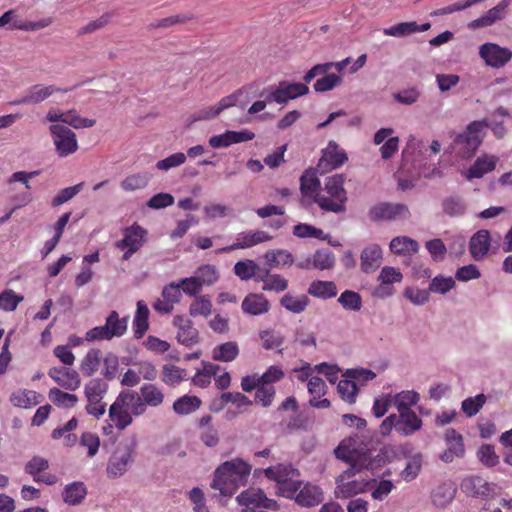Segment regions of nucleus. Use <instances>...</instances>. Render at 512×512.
<instances>
[{
	"label": "nucleus",
	"instance_id": "1",
	"mask_svg": "<svg viewBox=\"0 0 512 512\" xmlns=\"http://www.w3.org/2000/svg\"><path fill=\"white\" fill-rule=\"evenodd\" d=\"M251 468L241 458L225 461L215 470L211 487L219 490L223 496H232L241 486L246 485Z\"/></svg>",
	"mask_w": 512,
	"mask_h": 512
},
{
	"label": "nucleus",
	"instance_id": "2",
	"mask_svg": "<svg viewBox=\"0 0 512 512\" xmlns=\"http://www.w3.org/2000/svg\"><path fill=\"white\" fill-rule=\"evenodd\" d=\"M144 414L142 399L136 391L124 390L119 393L109 408V417L118 430H124L133 422V416Z\"/></svg>",
	"mask_w": 512,
	"mask_h": 512
},
{
	"label": "nucleus",
	"instance_id": "3",
	"mask_svg": "<svg viewBox=\"0 0 512 512\" xmlns=\"http://www.w3.org/2000/svg\"><path fill=\"white\" fill-rule=\"evenodd\" d=\"M344 182L345 177L343 174H336L328 177L324 187V191L327 193V195L316 193L314 202L326 212H345L347 192L344 189Z\"/></svg>",
	"mask_w": 512,
	"mask_h": 512
},
{
	"label": "nucleus",
	"instance_id": "4",
	"mask_svg": "<svg viewBox=\"0 0 512 512\" xmlns=\"http://www.w3.org/2000/svg\"><path fill=\"white\" fill-rule=\"evenodd\" d=\"M136 446L137 441L133 439L131 442L117 447L107 463L106 473L108 478H118L127 472L129 465L134 460Z\"/></svg>",
	"mask_w": 512,
	"mask_h": 512
},
{
	"label": "nucleus",
	"instance_id": "5",
	"mask_svg": "<svg viewBox=\"0 0 512 512\" xmlns=\"http://www.w3.org/2000/svg\"><path fill=\"white\" fill-rule=\"evenodd\" d=\"M484 125L485 123L482 121H473L463 133L455 138L454 143L460 146V152L463 157L470 158L475 154L482 143Z\"/></svg>",
	"mask_w": 512,
	"mask_h": 512
},
{
	"label": "nucleus",
	"instance_id": "6",
	"mask_svg": "<svg viewBox=\"0 0 512 512\" xmlns=\"http://www.w3.org/2000/svg\"><path fill=\"white\" fill-rule=\"evenodd\" d=\"M57 154L66 157L78 150L76 134L66 125L53 124L49 128Z\"/></svg>",
	"mask_w": 512,
	"mask_h": 512
},
{
	"label": "nucleus",
	"instance_id": "7",
	"mask_svg": "<svg viewBox=\"0 0 512 512\" xmlns=\"http://www.w3.org/2000/svg\"><path fill=\"white\" fill-rule=\"evenodd\" d=\"M78 85H76L77 87ZM75 88H59L55 85L36 84L28 88L25 95L13 102L14 105L39 104L52 96L54 93H66Z\"/></svg>",
	"mask_w": 512,
	"mask_h": 512
},
{
	"label": "nucleus",
	"instance_id": "8",
	"mask_svg": "<svg viewBox=\"0 0 512 512\" xmlns=\"http://www.w3.org/2000/svg\"><path fill=\"white\" fill-rule=\"evenodd\" d=\"M409 216L408 207L400 203H380L369 210V218L372 221L406 219Z\"/></svg>",
	"mask_w": 512,
	"mask_h": 512
},
{
	"label": "nucleus",
	"instance_id": "9",
	"mask_svg": "<svg viewBox=\"0 0 512 512\" xmlns=\"http://www.w3.org/2000/svg\"><path fill=\"white\" fill-rule=\"evenodd\" d=\"M479 55L488 66L501 68L512 59V50L496 43H485L480 46Z\"/></svg>",
	"mask_w": 512,
	"mask_h": 512
},
{
	"label": "nucleus",
	"instance_id": "10",
	"mask_svg": "<svg viewBox=\"0 0 512 512\" xmlns=\"http://www.w3.org/2000/svg\"><path fill=\"white\" fill-rule=\"evenodd\" d=\"M364 466V463L357 466L353 464L351 468L344 471L336 480L337 486L335 490L336 497L338 498H350L358 493L364 491L365 485L362 482L352 480L346 481L350 477L355 475V470H360Z\"/></svg>",
	"mask_w": 512,
	"mask_h": 512
},
{
	"label": "nucleus",
	"instance_id": "11",
	"mask_svg": "<svg viewBox=\"0 0 512 512\" xmlns=\"http://www.w3.org/2000/svg\"><path fill=\"white\" fill-rule=\"evenodd\" d=\"M348 160L347 154L340 149L335 141H330L323 150V154L318 162V170L321 174L327 173L333 169L342 166Z\"/></svg>",
	"mask_w": 512,
	"mask_h": 512
},
{
	"label": "nucleus",
	"instance_id": "12",
	"mask_svg": "<svg viewBox=\"0 0 512 512\" xmlns=\"http://www.w3.org/2000/svg\"><path fill=\"white\" fill-rule=\"evenodd\" d=\"M236 500L241 506H252L254 508H264L273 511H277L280 508L277 501L268 498L263 490L256 488L243 491L237 496Z\"/></svg>",
	"mask_w": 512,
	"mask_h": 512
},
{
	"label": "nucleus",
	"instance_id": "13",
	"mask_svg": "<svg viewBox=\"0 0 512 512\" xmlns=\"http://www.w3.org/2000/svg\"><path fill=\"white\" fill-rule=\"evenodd\" d=\"M272 239L273 237L263 230L241 232L237 235L236 241L233 244L216 250V253L219 254L231 252L236 249H246Z\"/></svg>",
	"mask_w": 512,
	"mask_h": 512
},
{
	"label": "nucleus",
	"instance_id": "14",
	"mask_svg": "<svg viewBox=\"0 0 512 512\" xmlns=\"http://www.w3.org/2000/svg\"><path fill=\"white\" fill-rule=\"evenodd\" d=\"M460 488L467 496L472 497L486 498L494 493V485L480 476L465 477L460 484Z\"/></svg>",
	"mask_w": 512,
	"mask_h": 512
},
{
	"label": "nucleus",
	"instance_id": "15",
	"mask_svg": "<svg viewBox=\"0 0 512 512\" xmlns=\"http://www.w3.org/2000/svg\"><path fill=\"white\" fill-rule=\"evenodd\" d=\"M173 324L178 327L177 340L187 346L191 347L199 341V332L193 327L190 319L182 315H176L173 319Z\"/></svg>",
	"mask_w": 512,
	"mask_h": 512
},
{
	"label": "nucleus",
	"instance_id": "16",
	"mask_svg": "<svg viewBox=\"0 0 512 512\" xmlns=\"http://www.w3.org/2000/svg\"><path fill=\"white\" fill-rule=\"evenodd\" d=\"M422 425V419L414 411L396 414V432L401 436H412L422 428Z\"/></svg>",
	"mask_w": 512,
	"mask_h": 512
},
{
	"label": "nucleus",
	"instance_id": "17",
	"mask_svg": "<svg viewBox=\"0 0 512 512\" xmlns=\"http://www.w3.org/2000/svg\"><path fill=\"white\" fill-rule=\"evenodd\" d=\"M48 375L67 390H76L80 386V377L75 370L65 367H53L49 370Z\"/></svg>",
	"mask_w": 512,
	"mask_h": 512
},
{
	"label": "nucleus",
	"instance_id": "18",
	"mask_svg": "<svg viewBox=\"0 0 512 512\" xmlns=\"http://www.w3.org/2000/svg\"><path fill=\"white\" fill-rule=\"evenodd\" d=\"M241 308L245 314L258 316L270 310V303L263 294L250 293L243 299Z\"/></svg>",
	"mask_w": 512,
	"mask_h": 512
},
{
	"label": "nucleus",
	"instance_id": "19",
	"mask_svg": "<svg viewBox=\"0 0 512 512\" xmlns=\"http://www.w3.org/2000/svg\"><path fill=\"white\" fill-rule=\"evenodd\" d=\"M242 95V90L223 97L216 107H205L195 114V120H209L219 115L223 110L235 106L239 97Z\"/></svg>",
	"mask_w": 512,
	"mask_h": 512
},
{
	"label": "nucleus",
	"instance_id": "20",
	"mask_svg": "<svg viewBox=\"0 0 512 512\" xmlns=\"http://www.w3.org/2000/svg\"><path fill=\"white\" fill-rule=\"evenodd\" d=\"M382 249L377 244H371L363 249L361 252V270L364 273L375 272L382 262Z\"/></svg>",
	"mask_w": 512,
	"mask_h": 512
},
{
	"label": "nucleus",
	"instance_id": "21",
	"mask_svg": "<svg viewBox=\"0 0 512 512\" xmlns=\"http://www.w3.org/2000/svg\"><path fill=\"white\" fill-rule=\"evenodd\" d=\"M146 231L137 225H133L124 230V238L115 243L119 249L131 248V251H138L144 243Z\"/></svg>",
	"mask_w": 512,
	"mask_h": 512
},
{
	"label": "nucleus",
	"instance_id": "22",
	"mask_svg": "<svg viewBox=\"0 0 512 512\" xmlns=\"http://www.w3.org/2000/svg\"><path fill=\"white\" fill-rule=\"evenodd\" d=\"M323 499L322 490L310 483H304L295 496V502L303 507L318 505Z\"/></svg>",
	"mask_w": 512,
	"mask_h": 512
},
{
	"label": "nucleus",
	"instance_id": "23",
	"mask_svg": "<svg viewBox=\"0 0 512 512\" xmlns=\"http://www.w3.org/2000/svg\"><path fill=\"white\" fill-rule=\"evenodd\" d=\"M470 253L478 261L483 259L490 248V234L487 230H479L470 239Z\"/></svg>",
	"mask_w": 512,
	"mask_h": 512
},
{
	"label": "nucleus",
	"instance_id": "24",
	"mask_svg": "<svg viewBox=\"0 0 512 512\" xmlns=\"http://www.w3.org/2000/svg\"><path fill=\"white\" fill-rule=\"evenodd\" d=\"M509 0H502L495 7L488 10V12L478 19L473 20L469 27H487L493 25L496 21L503 19L505 10L509 6Z\"/></svg>",
	"mask_w": 512,
	"mask_h": 512
},
{
	"label": "nucleus",
	"instance_id": "25",
	"mask_svg": "<svg viewBox=\"0 0 512 512\" xmlns=\"http://www.w3.org/2000/svg\"><path fill=\"white\" fill-rule=\"evenodd\" d=\"M264 474L269 480L275 481L276 486L300 475L297 469L285 464L268 467L264 470Z\"/></svg>",
	"mask_w": 512,
	"mask_h": 512
},
{
	"label": "nucleus",
	"instance_id": "26",
	"mask_svg": "<svg viewBox=\"0 0 512 512\" xmlns=\"http://www.w3.org/2000/svg\"><path fill=\"white\" fill-rule=\"evenodd\" d=\"M211 421V415L202 416L198 421V427L200 429V440L207 447H215L219 443L218 430L210 425Z\"/></svg>",
	"mask_w": 512,
	"mask_h": 512
},
{
	"label": "nucleus",
	"instance_id": "27",
	"mask_svg": "<svg viewBox=\"0 0 512 512\" xmlns=\"http://www.w3.org/2000/svg\"><path fill=\"white\" fill-rule=\"evenodd\" d=\"M139 396L142 399L144 407V413L146 412L147 406L158 407L164 402V393L154 384H144L140 388Z\"/></svg>",
	"mask_w": 512,
	"mask_h": 512
},
{
	"label": "nucleus",
	"instance_id": "28",
	"mask_svg": "<svg viewBox=\"0 0 512 512\" xmlns=\"http://www.w3.org/2000/svg\"><path fill=\"white\" fill-rule=\"evenodd\" d=\"M149 308L144 301L139 300L137 302V309L133 319L134 336L136 339H140L146 333L149 328Z\"/></svg>",
	"mask_w": 512,
	"mask_h": 512
},
{
	"label": "nucleus",
	"instance_id": "29",
	"mask_svg": "<svg viewBox=\"0 0 512 512\" xmlns=\"http://www.w3.org/2000/svg\"><path fill=\"white\" fill-rule=\"evenodd\" d=\"M455 494L456 486L452 482H444L433 490L432 502L437 507H445L454 499Z\"/></svg>",
	"mask_w": 512,
	"mask_h": 512
},
{
	"label": "nucleus",
	"instance_id": "30",
	"mask_svg": "<svg viewBox=\"0 0 512 512\" xmlns=\"http://www.w3.org/2000/svg\"><path fill=\"white\" fill-rule=\"evenodd\" d=\"M87 495V488L83 482L76 481L65 486L63 501L68 505L80 504Z\"/></svg>",
	"mask_w": 512,
	"mask_h": 512
},
{
	"label": "nucleus",
	"instance_id": "31",
	"mask_svg": "<svg viewBox=\"0 0 512 512\" xmlns=\"http://www.w3.org/2000/svg\"><path fill=\"white\" fill-rule=\"evenodd\" d=\"M390 250L397 255H411L418 252L419 244L408 236H397L391 240Z\"/></svg>",
	"mask_w": 512,
	"mask_h": 512
},
{
	"label": "nucleus",
	"instance_id": "32",
	"mask_svg": "<svg viewBox=\"0 0 512 512\" xmlns=\"http://www.w3.org/2000/svg\"><path fill=\"white\" fill-rule=\"evenodd\" d=\"M40 398L41 395L35 391L19 389L12 393L10 401L15 407L27 409L40 403Z\"/></svg>",
	"mask_w": 512,
	"mask_h": 512
},
{
	"label": "nucleus",
	"instance_id": "33",
	"mask_svg": "<svg viewBox=\"0 0 512 512\" xmlns=\"http://www.w3.org/2000/svg\"><path fill=\"white\" fill-rule=\"evenodd\" d=\"M202 404V401L197 396L184 395L173 403V410L180 416L189 415L197 411Z\"/></svg>",
	"mask_w": 512,
	"mask_h": 512
},
{
	"label": "nucleus",
	"instance_id": "34",
	"mask_svg": "<svg viewBox=\"0 0 512 512\" xmlns=\"http://www.w3.org/2000/svg\"><path fill=\"white\" fill-rule=\"evenodd\" d=\"M497 158L494 156L479 157L468 169L467 178H481L484 174L495 169Z\"/></svg>",
	"mask_w": 512,
	"mask_h": 512
},
{
	"label": "nucleus",
	"instance_id": "35",
	"mask_svg": "<svg viewBox=\"0 0 512 512\" xmlns=\"http://www.w3.org/2000/svg\"><path fill=\"white\" fill-rule=\"evenodd\" d=\"M280 304L287 311L294 314H300L307 308L309 304V298L304 294L292 295L287 293L280 299Z\"/></svg>",
	"mask_w": 512,
	"mask_h": 512
},
{
	"label": "nucleus",
	"instance_id": "36",
	"mask_svg": "<svg viewBox=\"0 0 512 512\" xmlns=\"http://www.w3.org/2000/svg\"><path fill=\"white\" fill-rule=\"evenodd\" d=\"M269 269L292 265L294 259L290 252L283 249L269 250L264 255Z\"/></svg>",
	"mask_w": 512,
	"mask_h": 512
},
{
	"label": "nucleus",
	"instance_id": "37",
	"mask_svg": "<svg viewBox=\"0 0 512 512\" xmlns=\"http://www.w3.org/2000/svg\"><path fill=\"white\" fill-rule=\"evenodd\" d=\"M308 293L314 297L329 299L337 295V288L332 281H313L309 288Z\"/></svg>",
	"mask_w": 512,
	"mask_h": 512
},
{
	"label": "nucleus",
	"instance_id": "38",
	"mask_svg": "<svg viewBox=\"0 0 512 512\" xmlns=\"http://www.w3.org/2000/svg\"><path fill=\"white\" fill-rule=\"evenodd\" d=\"M106 325L111 338L123 336L128 327V317L120 318L117 311H111L106 318Z\"/></svg>",
	"mask_w": 512,
	"mask_h": 512
},
{
	"label": "nucleus",
	"instance_id": "39",
	"mask_svg": "<svg viewBox=\"0 0 512 512\" xmlns=\"http://www.w3.org/2000/svg\"><path fill=\"white\" fill-rule=\"evenodd\" d=\"M102 361V353L99 349H90L80 364V370L85 376L93 375Z\"/></svg>",
	"mask_w": 512,
	"mask_h": 512
},
{
	"label": "nucleus",
	"instance_id": "40",
	"mask_svg": "<svg viewBox=\"0 0 512 512\" xmlns=\"http://www.w3.org/2000/svg\"><path fill=\"white\" fill-rule=\"evenodd\" d=\"M239 354V348L236 342H226L213 349L212 357L216 361L230 362Z\"/></svg>",
	"mask_w": 512,
	"mask_h": 512
},
{
	"label": "nucleus",
	"instance_id": "41",
	"mask_svg": "<svg viewBox=\"0 0 512 512\" xmlns=\"http://www.w3.org/2000/svg\"><path fill=\"white\" fill-rule=\"evenodd\" d=\"M419 394L415 391H402L394 398V406L398 412L412 411L411 407L419 401Z\"/></svg>",
	"mask_w": 512,
	"mask_h": 512
},
{
	"label": "nucleus",
	"instance_id": "42",
	"mask_svg": "<svg viewBox=\"0 0 512 512\" xmlns=\"http://www.w3.org/2000/svg\"><path fill=\"white\" fill-rule=\"evenodd\" d=\"M212 312V302L207 295H200L190 304L189 314L192 317H208Z\"/></svg>",
	"mask_w": 512,
	"mask_h": 512
},
{
	"label": "nucleus",
	"instance_id": "43",
	"mask_svg": "<svg viewBox=\"0 0 512 512\" xmlns=\"http://www.w3.org/2000/svg\"><path fill=\"white\" fill-rule=\"evenodd\" d=\"M293 235L298 238H317L326 240L328 235L322 229L316 228L306 223H299L293 228Z\"/></svg>",
	"mask_w": 512,
	"mask_h": 512
},
{
	"label": "nucleus",
	"instance_id": "44",
	"mask_svg": "<svg viewBox=\"0 0 512 512\" xmlns=\"http://www.w3.org/2000/svg\"><path fill=\"white\" fill-rule=\"evenodd\" d=\"M486 396L481 393L475 397H469L462 401L461 409L467 417L475 416L486 403Z\"/></svg>",
	"mask_w": 512,
	"mask_h": 512
},
{
	"label": "nucleus",
	"instance_id": "45",
	"mask_svg": "<svg viewBox=\"0 0 512 512\" xmlns=\"http://www.w3.org/2000/svg\"><path fill=\"white\" fill-rule=\"evenodd\" d=\"M417 29V23L415 21L401 22L391 27L385 28L383 33L386 36L405 37L413 33H417Z\"/></svg>",
	"mask_w": 512,
	"mask_h": 512
},
{
	"label": "nucleus",
	"instance_id": "46",
	"mask_svg": "<svg viewBox=\"0 0 512 512\" xmlns=\"http://www.w3.org/2000/svg\"><path fill=\"white\" fill-rule=\"evenodd\" d=\"M260 270V267L253 260L247 259L244 261H238L234 265V273L241 280H249L256 276V271Z\"/></svg>",
	"mask_w": 512,
	"mask_h": 512
},
{
	"label": "nucleus",
	"instance_id": "47",
	"mask_svg": "<svg viewBox=\"0 0 512 512\" xmlns=\"http://www.w3.org/2000/svg\"><path fill=\"white\" fill-rule=\"evenodd\" d=\"M49 399L54 404L64 407V408H71L78 401V398L76 395L63 392L62 390H60L58 388H52L49 391Z\"/></svg>",
	"mask_w": 512,
	"mask_h": 512
},
{
	"label": "nucleus",
	"instance_id": "48",
	"mask_svg": "<svg viewBox=\"0 0 512 512\" xmlns=\"http://www.w3.org/2000/svg\"><path fill=\"white\" fill-rule=\"evenodd\" d=\"M150 177L147 173H139L127 176L122 182L121 187L125 191H135L147 186Z\"/></svg>",
	"mask_w": 512,
	"mask_h": 512
},
{
	"label": "nucleus",
	"instance_id": "49",
	"mask_svg": "<svg viewBox=\"0 0 512 512\" xmlns=\"http://www.w3.org/2000/svg\"><path fill=\"white\" fill-rule=\"evenodd\" d=\"M455 287V280L452 277L436 276L431 280L429 293L444 295Z\"/></svg>",
	"mask_w": 512,
	"mask_h": 512
},
{
	"label": "nucleus",
	"instance_id": "50",
	"mask_svg": "<svg viewBox=\"0 0 512 512\" xmlns=\"http://www.w3.org/2000/svg\"><path fill=\"white\" fill-rule=\"evenodd\" d=\"M344 376L346 378H350L351 381L354 382L356 386L365 385L368 381L373 380L376 377V373L370 369L365 368H355L348 369Z\"/></svg>",
	"mask_w": 512,
	"mask_h": 512
},
{
	"label": "nucleus",
	"instance_id": "51",
	"mask_svg": "<svg viewBox=\"0 0 512 512\" xmlns=\"http://www.w3.org/2000/svg\"><path fill=\"white\" fill-rule=\"evenodd\" d=\"M338 302L346 310L359 311L362 307L360 294L351 290H345L338 298Z\"/></svg>",
	"mask_w": 512,
	"mask_h": 512
},
{
	"label": "nucleus",
	"instance_id": "52",
	"mask_svg": "<svg viewBox=\"0 0 512 512\" xmlns=\"http://www.w3.org/2000/svg\"><path fill=\"white\" fill-rule=\"evenodd\" d=\"M421 468H422V455L416 454L408 460L405 468L401 472V476L406 482H410L418 476V474L421 471Z\"/></svg>",
	"mask_w": 512,
	"mask_h": 512
},
{
	"label": "nucleus",
	"instance_id": "53",
	"mask_svg": "<svg viewBox=\"0 0 512 512\" xmlns=\"http://www.w3.org/2000/svg\"><path fill=\"white\" fill-rule=\"evenodd\" d=\"M23 296L17 295L13 290L7 289L0 293V309L6 312L14 311L20 302L23 301Z\"/></svg>",
	"mask_w": 512,
	"mask_h": 512
},
{
	"label": "nucleus",
	"instance_id": "54",
	"mask_svg": "<svg viewBox=\"0 0 512 512\" xmlns=\"http://www.w3.org/2000/svg\"><path fill=\"white\" fill-rule=\"evenodd\" d=\"M196 274L202 286H211L219 279V274L216 267L210 264L200 266L197 269Z\"/></svg>",
	"mask_w": 512,
	"mask_h": 512
},
{
	"label": "nucleus",
	"instance_id": "55",
	"mask_svg": "<svg viewBox=\"0 0 512 512\" xmlns=\"http://www.w3.org/2000/svg\"><path fill=\"white\" fill-rule=\"evenodd\" d=\"M337 389L344 401L350 404L355 403L358 393V386H356L354 382L350 380V378L340 380Z\"/></svg>",
	"mask_w": 512,
	"mask_h": 512
},
{
	"label": "nucleus",
	"instance_id": "56",
	"mask_svg": "<svg viewBox=\"0 0 512 512\" xmlns=\"http://www.w3.org/2000/svg\"><path fill=\"white\" fill-rule=\"evenodd\" d=\"M315 269L326 270L334 266V254L328 249L317 250L313 255Z\"/></svg>",
	"mask_w": 512,
	"mask_h": 512
},
{
	"label": "nucleus",
	"instance_id": "57",
	"mask_svg": "<svg viewBox=\"0 0 512 512\" xmlns=\"http://www.w3.org/2000/svg\"><path fill=\"white\" fill-rule=\"evenodd\" d=\"M303 485L302 481L296 480L295 478L289 479L278 486H276V494L288 499H294L298 494L299 489Z\"/></svg>",
	"mask_w": 512,
	"mask_h": 512
},
{
	"label": "nucleus",
	"instance_id": "58",
	"mask_svg": "<svg viewBox=\"0 0 512 512\" xmlns=\"http://www.w3.org/2000/svg\"><path fill=\"white\" fill-rule=\"evenodd\" d=\"M49 468V461L41 456H33L25 465L24 471L36 479L41 472Z\"/></svg>",
	"mask_w": 512,
	"mask_h": 512
},
{
	"label": "nucleus",
	"instance_id": "59",
	"mask_svg": "<svg viewBox=\"0 0 512 512\" xmlns=\"http://www.w3.org/2000/svg\"><path fill=\"white\" fill-rule=\"evenodd\" d=\"M275 387L273 385H262L258 387L255 393L254 401L263 407L271 406L275 397Z\"/></svg>",
	"mask_w": 512,
	"mask_h": 512
},
{
	"label": "nucleus",
	"instance_id": "60",
	"mask_svg": "<svg viewBox=\"0 0 512 512\" xmlns=\"http://www.w3.org/2000/svg\"><path fill=\"white\" fill-rule=\"evenodd\" d=\"M84 186V182L78 183L74 186L61 189L57 195L52 199L51 205L53 207L60 206L65 202L71 200L76 196Z\"/></svg>",
	"mask_w": 512,
	"mask_h": 512
},
{
	"label": "nucleus",
	"instance_id": "61",
	"mask_svg": "<svg viewBox=\"0 0 512 512\" xmlns=\"http://www.w3.org/2000/svg\"><path fill=\"white\" fill-rule=\"evenodd\" d=\"M96 121L94 119L83 118L77 114V112L72 109L66 112L65 124L75 128H90L95 125Z\"/></svg>",
	"mask_w": 512,
	"mask_h": 512
},
{
	"label": "nucleus",
	"instance_id": "62",
	"mask_svg": "<svg viewBox=\"0 0 512 512\" xmlns=\"http://www.w3.org/2000/svg\"><path fill=\"white\" fill-rule=\"evenodd\" d=\"M319 186L320 181L313 172L306 171L300 178V189L304 195L316 192Z\"/></svg>",
	"mask_w": 512,
	"mask_h": 512
},
{
	"label": "nucleus",
	"instance_id": "63",
	"mask_svg": "<svg viewBox=\"0 0 512 512\" xmlns=\"http://www.w3.org/2000/svg\"><path fill=\"white\" fill-rule=\"evenodd\" d=\"M447 449L440 454V459L445 463H451L455 458H461L465 454L464 444L459 442L446 443Z\"/></svg>",
	"mask_w": 512,
	"mask_h": 512
},
{
	"label": "nucleus",
	"instance_id": "64",
	"mask_svg": "<svg viewBox=\"0 0 512 512\" xmlns=\"http://www.w3.org/2000/svg\"><path fill=\"white\" fill-rule=\"evenodd\" d=\"M265 285H263V291H274L276 293L283 292L288 287V281L279 274H271L265 279Z\"/></svg>",
	"mask_w": 512,
	"mask_h": 512
}]
</instances>
